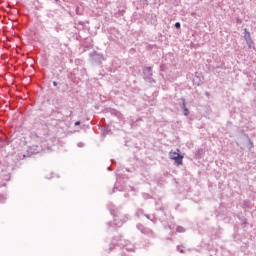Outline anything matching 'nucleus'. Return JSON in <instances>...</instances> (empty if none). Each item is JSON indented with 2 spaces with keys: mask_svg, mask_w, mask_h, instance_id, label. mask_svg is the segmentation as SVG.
<instances>
[{
  "mask_svg": "<svg viewBox=\"0 0 256 256\" xmlns=\"http://www.w3.org/2000/svg\"><path fill=\"white\" fill-rule=\"evenodd\" d=\"M53 86L57 87V82L56 81L53 82Z\"/></svg>",
  "mask_w": 256,
  "mask_h": 256,
  "instance_id": "nucleus-26",
  "label": "nucleus"
},
{
  "mask_svg": "<svg viewBox=\"0 0 256 256\" xmlns=\"http://www.w3.org/2000/svg\"><path fill=\"white\" fill-rule=\"evenodd\" d=\"M145 217L149 219V221H155V216L154 215H148V214H145Z\"/></svg>",
  "mask_w": 256,
  "mask_h": 256,
  "instance_id": "nucleus-15",
  "label": "nucleus"
},
{
  "mask_svg": "<svg viewBox=\"0 0 256 256\" xmlns=\"http://www.w3.org/2000/svg\"><path fill=\"white\" fill-rule=\"evenodd\" d=\"M76 15H82L81 8L76 7L75 9Z\"/></svg>",
  "mask_w": 256,
  "mask_h": 256,
  "instance_id": "nucleus-17",
  "label": "nucleus"
},
{
  "mask_svg": "<svg viewBox=\"0 0 256 256\" xmlns=\"http://www.w3.org/2000/svg\"><path fill=\"white\" fill-rule=\"evenodd\" d=\"M243 209H249L251 207V202L249 200H245L242 204Z\"/></svg>",
  "mask_w": 256,
  "mask_h": 256,
  "instance_id": "nucleus-9",
  "label": "nucleus"
},
{
  "mask_svg": "<svg viewBox=\"0 0 256 256\" xmlns=\"http://www.w3.org/2000/svg\"><path fill=\"white\" fill-rule=\"evenodd\" d=\"M19 157H23V159H25V154H18Z\"/></svg>",
  "mask_w": 256,
  "mask_h": 256,
  "instance_id": "nucleus-25",
  "label": "nucleus"
},
{
  "mask_svg": "<svg viewBox=\"0 0 256 256\" xmlns=\"http://www.w3.org/2000/svg\"><path fill=\"white\" fill-rule=\"evenodd\" d=\"M39 151H41V148L39 147V145H32L28 149V153H31V155H37Z\"/></svg>",
  "mask_w": 256,
  "mask_h": 256,
  "instance_id": "nucleus-7",
  "label": "nucleus"
},
{
  "mask_svg": "<svg viewBox=\"0 0 256 256\" xmlns=\"http://www.w3.org/2000/svg\"><path fill=\"white\" fill-rule=\"evenodd\" d=\"M182 104H181V108L184 111V115L185 117H187L189 115V109L187 108V106L185 105V98H181Z\"/></svg>",
  "mask_w": 256,
  "mask_h": 256,
  "instance_id": "nucleus-8",
  "label": "nucleus"
},
{
  "mask_svg": "<svg viewBox=\"0 0 256 256\" xmlns=\"http://www.w3.org/2000/svg\"><path fill=\"white\" fill-rule=\"evenodd\" d=\"M136 215H138V217H139V215H143V210H138Z\"/></svg>",
  "mask_w": 256,
  "mask_h": 256,
  "instance_id": "nucleus-19",
  "label": "nucleus"
},
{
  "mask_svg": "<svg viewBox=\"0 0 256 256\" xmlns=\"http://www.w3.org/2000/svg\"><path fill=\"white\" fill-rule=\"evenodd\" d=\"M11 179V174L7 170L0 171V187H5L7 181Z\"/></svg>",
  "mask_w": 256,
  "mask_h": 256,
  "instance_id": "nucleus-4",
  "label": "nucleus"
},
{
  "mask_svg": "<svg viewBox=\"0 0 256 256\" xmlns=\"http://www.w3.org/2000/svg\"><path fill=\"white\" fill-rule=\"evenodd\" d=\"M248 143H249L248 149H249V151H251V149H253V147H255V145L253 144V141H251V138H248Z\"/></svg>",
  "mask_w": 256,
  "mask_h": 256,
  "instance_id": "nucleus-12",
  "label": "nucleus"
},
{
  "mask_svg": "<svg viewBox=\"0 0 256 256\" xmlns=\"http://www.w3.org/2000/svg\"><path fill=\"white\" fill-rule=\"evenodd\" d=\"M177 251H179L180 253H183V249H180L179 246L177 247Z\"/></svg>",
  "mask_w": 256,
  "mask_h": 256,
  "instance_id": "nucleus-24",
  "label": "nucleus"
},
{
  "mask_svg": "<svg viewBox=\"0 0 256 256\" xmlns=\"http://www.w3.org/2000/svg\"><path fill=\"white\" fill-rule=\"evenodd\" d=\"M126 251H134L135 246L133 244H126L124 245Z\"/></svg>",
  "mask_w": 256,
  "mask_h": 256,
  "instance_id": "nucleus-10",
  "label": "nucleus"
},
{
  "mask_svg": "<svg viewBox=\"0 0 256 256\" xmlns=\"http://www.w3.org/2000/svg\"><path fill=\"white\" fill-rule=\"evenodd\" d=\"M108 171H111V167H108Z\"/></svg>",
  "mask_w": 256,
  "mask_h": 256,
  "instance_id": "nucleus-28",
  "label": "nucleus"
},
{
  "mask_svg": "<svg viewBox=\"0 0 256 256\" xmlns=\"http://www.w3.org/2000/svg\"><path fill=\"white\" fill-rule=\"evenodd\" d=\"M174 27H176V29H181V22H176Z\"/></svg>",
  "mask_w": 256,
  "mask_h": 256,
  "instance_id": "nucleus-18",
  "label": "nucleus"
},
{
  "mask_svg": "<svg viewBox=\"0 0 256 256\" xmlns=\"http://www.w3.org/2000/svg\"><path fill=\"white\" fill-rule=\"evenodd\" d=\"M244 39L246 41V45H248V49H255V42L251 39V32L247 28L244 29Z\"/></svg>",
  "mask_w": 256,
  "mask_h": 256,
  "instance_id": "nucleus-3",
  "label": "nucleus"
},
{
  "mask_svg": "<svg viewBox=\"0 0 256 256\" xmlns=\"http://www.w3.org/2000/svg\"><path fill=\"white\" fill-rule=\"evenodd\" d=\"M170 157L175 161V163H177V165H183V156H181V154L174 152Z\"/></svg>",
  "mask_w": 256,
  "mask_h": 256,
  "instance_id": "nucleus-6",
  "label": "nucleus"
},
{
  "mask_svg": "<svg viewBox=\"0 0 256 256\" xmlns=\"http://www.w3.org/2000/svg\"><path fill=\"white\" fill-rule=\"evenodd\" d=\"M143 79L147 83H150V85L155 83V79H153V67L148 66L143 68Z\"/></svg>",
  "mask_w": 256,
  "mask_h": 256,
  "instance_id": "nucleus-2",
  "label": "nucleus"
},
{
  "mask_svg": "<svg viewBox=\"0 0 256 256\" xmlns=\"http://www.w3.org/2000/svg\"><path fill=\"white\" fill-rule=\"evenodd\" d=\"M77 145L78 147H83L84 144L82 142H79Z\"/></svg>",
  "mask_w": 256,
  "mask_h": 256,
  "instance_id": "nucleus-23",
  "label": "nucleus"
},
{
  "mask_svg": "<svg viewBox=\"0 0 256 256\" xmlns=\"http://www.w3.org/2000/svg\"><path fill=\"white\" fill-rule=\"evenodd\" d=\"M136 228L138 229V231H140L142 233V235H147L148 237H153L154 233L153 230L149 229V228H145V226L138 224L136 226Z\"/></svg>",
  "mask_w": 256,
  "mask_h": 256,
  "instance_id": "nucleus-5",
  "label": "nucleus"
},
{
  "mask_svg": "<svg viewBox=\"0 0 256 256\" xmlns=\"http://www.w3.org/2000/svg\"><path fill=\"white\" fill-rule=\"evenodd\" d=\"M114 225H115V227H121L122 225H123V222H119L118 220H117V218H115L114 219Z\"/></svg>",
  "mask_w": 256,
  "mask_h": 256,
  "instance_id": "nucleus-13",
  "label": "nucleus"
},
{
  "mask_svg": "<svg viewBox=\"0 0 256 256\" xmlns=\"http://www.w3.org/2000/svg\"><path fill=\"white\" fill-rule=\"evenodd\" d=\"M109 211H110V215H112L113 217H117V215H116V211H115V209H113V208H109Z\"/></svg>",
  "mask_w": 256,
  "mask_h": 256,
  "instance_id": "nucleus-16",
  "label": "nucleus"
},
{
  "mask_svg": "<svg viewBox=\"0 0 256 256\" xmlns=\"http://www.w3.org/2000/svg\"><path fill=\"white\" fill-rule=\"evenodd\" d=\"M59 0H55V2L57 3Z\"/></svg>",
  "mask_w": 256,
  "mask_h": 256,
  "instance_id": "nucleus-29",
  "label": "nucleus"
},
{
  "mask_svg": "<svg viewBox=\"0 0 256 256\" xmlns=\"http://www.w3.org/2000/svg\"><path fill=\"white\" fill-rule=\"evenodd\" d=\"M176 231H177V233H185V228H183L182 226H178L176 228Z\"/></svg>",
  "mask_w": 256,
  "mask_h": 256,
  "instance_id": "nucleus-14",
  "label": "nucleus"
},
{
  "mask_svg": "<svg viewBox=\"0 0 256 256\" xmlns=\"http://www.w3.org/2000/svg\"><path fill=\"white\" fill-rule=\"evenodd\" d=\"M242 223H244V225L247 224V218H243Z\"/></svg>",
  "mask_w": 256,
  "mask_h": 256,
  "instance_id": "nucleus-21",
  "label": "nucleus"
},
{
  "mask_svg": "<svg viewBox=\"0 0 256 256\" xmlns=\"http://www.w3.org/2000/svg\"><path fill=\"white\" fill-rule=\"evenodd\" d=\"M7 201V195L0 194V203H5Z\"/></svg>",
  "mask_w": 256,
  "mask_h": 256,
  "instance_id": "nucleus-11",
  "label": "nucleus"
},
{
  "mask_svg": "<svg viewBox=\"0 0 256 256\" xmlns=\"http://www.w3.org/2000/svg\"><path fill=\"white\" fill-rule=\"evenodd\" d=\"M216 69H225V65L216 66Z\"/></svg>",
  "mask_w": 256,
  "mask_h": 256,
  "instance_id": "nucleus-20",
  "label": "nucleus"
},
{
  "mask_svg": "<svg viewBox=\"0 0 256 256\" xmlns=\"http://www.w3.org/2000/svg\"><path fill=\"white\" fill-rule=\"evenodd\" d=\"M109 227H111V222H108Z\"/></svg>",
  "mask_w": 256,
  "mask_h": 256,
  "instance_id": "nucleus-27",
  "label": "nucleus"
},
{
  "mask_svg": "<svg viewBox=\"0 0 256 256\" xmlns=\"http://www.w3.org/2000/svg\"><path fill=\"white\" fill-rule=\"evenodd\" d=\"M89 62L91 65H101L103 63V55L97 51L89 53Z\"/></svg>",
  "mask_w": 256,
  "mask_h": 256,
  "instance_id": "nucleus-1",
  "label": "nucleus"
},
{
  "mask_svg": "<svg viewBox=\"0 0 256 256\" xmlns=\"http://www.w3.org/2000/svg\"><path fill=\"white\" fill-rule=\"evenodd\" d=\"M77 125H81V122L80 121H76L75 122V126L77 127Z\"/></svg>",
  "mask_w": 256,
  "mask_h": 256,
  "instance_id": "nucleus-22",
  "label": "nucleus"
}]
</instances>
